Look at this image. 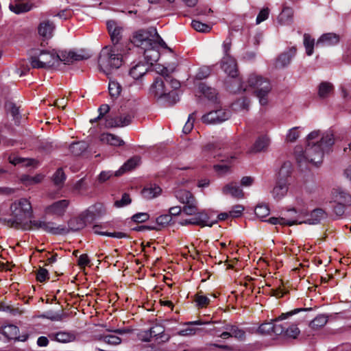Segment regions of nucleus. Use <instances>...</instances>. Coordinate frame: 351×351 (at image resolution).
<instances>
[{"mask_svg":"<svg viewBox=\"0 0 351 351\" xmlns=\"http://www.w3.org/2000/svg\"><path fill=\"white\" fill-rule=\"evenodd\" d=\"M10 217L5 218L3 223L9 228L17 230H43L51 234H64L65 228L56 227L54 223L32 220L33 209L26 198L15 200L10 206Z\"/></svg>","mask_w":351,"mask_h":351,"instance_id":"obj_1","label":"nucleus"},{"mask_svg":"<svg viewBox=\"0 0 351 351\" xmlns=\"http://www.w3.org/2000/svg\"><path fill=\"white\" fill-rule=\"evenodd\" d=\"M319 131L311 132L306 138L307 144L304 150L301 148H296L295 154L298 162H311L317 165L322 162L324 154L327 152L330 147L334 144L335 139L333 133L327 131L323 133L319 141H313L319 137Z\"/></svg>","mask_w":351,"mask_h":351,"instance_id":"obj_2","label":"nucleus"},{"mask_svg":"<svg viewBox=\"0 0 351 351\" xmlns=\"http://www.w3.org/2000/svg\"><path fill=\"white\" fill-rule=\"evenodd\" d=\"M124 51L118 45H108L103 47L99 54L97 63L99 69L106 75L121 66L123 62Z\"/></svg>","mask_w":351,"mask_h":351,"instance_id":"obj_3","label":"nucleus"},{"mask_svg":"<svg viewBox=\"0 0 351 351\" xmlns=\"http://www.w3.org/2000/svg\"><path fill=\"white\" fill-rule=\"evenodd\" d=\"M247 86L254 90L256 96L258 98L261 106L268 104V95L271 90L269 80L256 73L250 74L247 80Z\"/></svg>","mask_w":351,"mask_h":351,"instance_id":"obj_4","label":"nucleus"},{"mask_svg":"<svg viewBox=\"0 0 351 351\" xmlns=\"http://www.w3.org/2000/svg\"><path fill=\"white\" fill-rule=\"evenodd\" d=\"M57 51L53 50L33 49L30 54L29 62L33 69H45L56 66L57 64Z\"/></svg>","mask_w":351,"mask_h":351,"instance_id":"obj_5","label":"nucleus"},{"mask_svg":"<svg viewBox=\"0 0 351 351\" xmlns=\"http://www.w3.org/2000/svg\"><path fill=\"white\" fill-rule=\"evenodd\" d=\"M287 211L288 213H291L295 214V218L298 219V223L299 224L302 223L317 224L326 217V213L322 209L317 208L311 212L308 218L303 220L304 217L308 216V208L306 205H300V204H298L295 207L288 208Z\"/></svg>","mask_w":351,"mask_h":351,"instance_id":"obj_6","label":"nucleus"},{"mask_svg":"<svg viewBox=\"0 0 351 351\" xmlns=\"http://www.w3.org/2000/svg\"><path fill=\"white\" fill-rule=\"evenodd\" d=\"M311 308H295L286 314L282 313L278 319L271 322H265L261 324L257 329V332L261 335L274 334L276 335H280L284 332V326L282 324H278V321L285 319L288 316L293 315L300 311H308Z\"/></svg>","mask_w":351,"mask_h":351,"instance_id":"obj_7","label":"nucleus"},{"mask_svg":"<svg viewBox=\"0 0 351 351\" xmlns=\"http://www.w3.org/2000/svg\"><path fill=\"white\" fill-rule=\"evenodd\" d=\"M176 199L184 204L183 213L186 215H195L198 210L197 202L194 195L186 189L176 191Z\"/></svg>","mask_w":351,"mask_h":351,"instance_id":"obj_8","label":"nucleus"},{"mask_svg":"<svg viewBox=\"0 0 351 351\" xmlns=\"http://www.w3.org/2000/svg\"><path fill=\"white\" fill-rule=\"evenodd\" d=\"M156 35V29L149 27L148 29H142L135 32L131 39V42L137 47L143 49L152 45L153 38Z\"/></svg>","mask_w":351,"mask_h":351,"instance_id":"obj_9","label":"nucleus"},{"mask_svg":"<svg viewBox=\"0 0 351 351\" xmlns=\"http://www.w3.org/2000/svg\"><path fill=\"white\" fill-rule=\"evenodd\" d=\"M194 217L189 219H183L179 222L182 226H199L200 227L209 226L211 227L217 222V220H211V217L205 210L197 211V213L193 215Z\"/></svg>","mask_w":351,"mask_h":351,"instance_id":"obj_10","label":"nucleus"},{"mask_svg":"<svg viewBox=\"0 0 351 351\" xmlns=\"http://www.w3.org/2000/svg\"><path fill=\"white\" fill-rule=\"evenodd\" d=\"M178 64L176 62L169 63L167 66L158 65L156 67V72L164 77L173 90H177L180 87V82L172 77L171 74L176 70Z\"/></svg>","mask_w":351,"mask_h":351,"instance_id":"obj_11","label":"nucleus"},{"mask_svg":"<svg viewBox=\"0 0 351 351\" xmlns=\"http://www.w3.org/2000/svg\"><path fill=\"white\" fill-rule=\"evenodd\" d=\"M218 107V104L216 105V108ZM230 117V111L219 108L203 115L202 121L206 124H218L228 120Z\"/></svg>","mask_w":351,"mask_h":351,"instance_id":"obj_12","label":"nucleus"},{"mask_svg":"<svg viewBox=\"0 0 351 351\" xmlns=\"http://www.w3.org/2000/svg\"><path fill=\"white\" fill-rule=\"evenodd\" d=\"M106 26L112 43V45H118L119 47H122L121 41L124 32L123 26L114 20L108 21Z\"/></svg>","mask_w":351,"mask_h":351,"instance_id":"obj_13","label":"nucleus"},{"mask_svg":"<svg viewBox=\"0 0 351 351\" xmlns=\"http://www.w3.org/2000/svg\"><path fill=\"white\" fill-rule=\"evenodd\" d=\"M88 223H91L90 221L89 218H86V215H85V211L82 213L78 217H73L68 221V227L67 229L65 226H59L60 228H65L66 232L63 234H65L69 232V230L75 232L78 231L83 229Z\"/></svg>","mask_w":351,"mask_h":351,"instance_id":"obj_14","label":"nucleus"},{"mask_svg":"<svg viewBox=\"0 0 351 351\" xmlns=\"http://www.w3.org/2000/svg\"><path fill=\"white\" fill-rule=\"evenodd\" d=\"M150 92L155 97L160 98L167 95L172 94L173 97L177 96L175 93H171L169 89L165 85V82L161 77L155 79L154 83L151 86Z\"/></svg>","mask_w":351,"mask_h":351,"instance_id":"obj_15","label":"nucleus"},{"mask_svg":"<svg viewBox=\"0 0 351 351\" xmlns=\"http://www.w3.org/2000/svg\"><path fill=\"white\" fill-rule=\"evenodd\" d=\"M57 56L58 58H57L56 66L59 64L60 62H62L65 64H69L75 61H80L88 58V56H86L81 53H77L71 51H60L59 52H57Z\"/></svg>","mask_w":351,"mask_h":351,"instance_id":"obj_16","label":"nucleus"},{"mask_svg":"<svg viewBox=\"0 0 351 351\" xmlns=\"http://www.w3.org/2000/svg\"><path fill=\"white\" fill-rule=\"evenodd\" d=\"M0 334L8 340H19L24 341L27 339V336H19V329L13 324H8L1 327Z\"/></svg>","mask_w":351,"mask_h":351,"instance_id":"obj_17","label":"nucleus"},{"mask_svg":"<svg viewBox=\"0 0 351 351\" xmlns=\"http://www.w3.org/2000/svg\"><path fill=\"white\" fill-rule=\"evenodd\" d=\"M132 117L130 114L116 117H108L106 119V126L108 128H121L131 123Z\"/></svg>","mask_w":351,"mask_h":351,"instance_id":"obj_18","label":"nucleus"},{"mask_svg":"<svg viewBox=\"0 0 351 351\" xmlns=\"http://www.w3.org/2000/svg\"><path fill=\"white\" fill-rule=\"evenodd\" d=\"M69 204V202L67 199L56 202L45 208V213L47 215L62 216Z\"/></svg>","mask_w":351,"mask_h":351,"instance_id":"obj_19","label":"nucleus"},{"mask_svg":"<svg viewBox=\"0 0 351 351\" xmlns=\"http://www.w3.org/2000/svg\"><path fill=\"white\" fill-rule=\"evenodd\" d=\"M221 68L230 77L235 78L238 71L237 62L232 56H223L221 60Z\"/></svg>","mask_w":351,"mask_h":351,"instance_id":"obj_20","label":"nucleus"},{"mask_svg":"<svg viewBox=\"0 0 351 351\" xmlns=\"http://www.w3.org/2000/svg\"><path fill=\"white\" fill-rule=\"evenodd\" d=\"M296 53V48L295 47H292L289 48L287 51H285L281 53L278 58L276 59L275 66L276 68L282 69L287 66H288L291 59L295 56Z\"/></svg>","mask_w":351,"mask_h":351,"instance_id":"obj_21","label":"nucleus"},{"mask_svg":"<svg viewBox=\"0 0 351 351\" xmlns=\"http://www.w3.org/2000/svg\"><path fill=\"white\" fill-rule=\"evenodd\" d=\"M222 192L225 195H229L235 199H243L244 193L237 182H230L226 184L222 189Z\"/></svg>","mask_w":351,"mask_h":351,"instance_id":"obj_22","label":"nucleus"},{"mask_svg":"<svg viewBox=\"0 0 351 351\" xmlns=\"http://www.w3.org/2000/svg\"><path fill=\"white\" fill-rule=\"evenodd\" d=\"M103 227L99 225H95L92 227V231L94 234L102 236H107L114 239H124L129 237V233L126 232H107L102 230Z\"/></svg>","mask_w":351,"mask_h":351,"instance_id":"obj_23","label":"nucleus"},{"mask_svg":"<svg viewBox=\"0 0 351 351\" xmlns=\"http://www.w3.org/2000/svg\"><path fill=\"white\" fill-rule=\"evenodd\" d=\"M288 191V182L285 180H278L276 186L274 187L271 194L274 199H280L285 196Z\"/></svg>","mask_w":351,"mask_h":351,"instance_id":"obj_24","label":"nucleus"},{"mask_svg":"<svg viewBox=\"0 0 351 351\" xmlns=\"http://www.w3.org/2000/svg\"><path fill=\"white\" fill-rule=\"evenodd\" d=\"M199 90L208 101L215 105L219 104L217 93L215 88L208 86L204 83H200L199 84Z\"/></svg>","mask_w":351,"mask_h":351,"instance_id":"obj_25","label":"nucleus"},{"mask_svg":"<svg viewBox=\"0 0 351 351\" xmlns=\"http://www.w3.org/2000/svg\"><path fill=\"white\" fill-rule=\"evenodd\" d=\"M339 42V36L335 33H326L322 34L316 43L317 46H332Z\"/></svg>","mask_w":351,"mask_h":351,"instance_id":"obj_26","label":"nucleus"},{"mask_svg":"<svg viewBox=\"0 0 351 351\" xmlns=\"http://www.w3.org/2000/svg\"><path fill=\"white\" fill-rule=\"evenodd\" d=\"M208 324H209L208 322H202L201 320L186 322L184 325L186 326V327L180 330L178 334L181 336L195 335L199 329L194 328L193 326H201Z\"/></svg>","mask_w":351,"mask_h":351,"instance_id":"obj_27","label":"nucleus"},{"mask_svg":"<svg viewBox=\"0 0 351 351\" xmlns=\"http://www.w3.org/2000/svg\"><path fill=\"white\" fill-rule=\"evenodd\" d=\"M142 49L143 50V56L147 64L152 65L154 62L159 60L160 51L155 46H152V45Z\"/></svg>","mask_w":351,"mask_h":351,"instance_id":"obj_28","label":"nucleus"},{"mask_svg":"<svg viewBox=\"0 0 351 351\" xmlns=\"http://www.w3.org/2000/svg\"><path fill=\"white\" fill-rule=\"evenodd\" d=\"M285 217H270L267 221L273 225L280 224L282 226H291L294 224H298V219L295 217H289L287 214L284 215Z\"/></svg>","mask_w":351,"mask_h":351,"instance_id":"obj_29","label":"nucleus"},{"mask_svg":"<svg viewBox=\"0 0 351 351\" xmlns=\"http://www.w3.org/2000/svg\"><path fill=\"white\" fill-rule=\"evenodd\" d=\"M162 189L156 184H149L143 188L141 191L143 197L147 199H152L160 195Z\"/></svg>","mask_w":351,"mask_h":351,"instance_id":"obj_30","label":"nucleus"},{"mask_svg":"<svg viewBox=\"0 0 351 351\" xmlns=\"http://www.w3.org/2000/svg\"><path fill=\"white\" fill-rule=\"evenodd\" d=\"M105 212L106 210L103 205L98 204L90 206L85 210V215H86V218H89L90 221L92 222L96 217L104 215Z\"/></svg>","mask_w":351,"mask_h":351,"instance_id":"obj_31","label":"nucleus"},{"mask_svg":"<svg viewBox=\"0 0 351 351\" xmlns=\"http://www.w3.org/2000/svg\"><path fill=\"white\" fill-rule=\"evenodd\" d=\"M55 26L49 21H45L40 23L38 31L40 36L45 38H49L52 36Z\"/></svg>","mask_w":351,"mask_h":351,"instance_id":"obj_32","label":"nucleus"},{"mask_svg":"<svg viewBox=\"0 0 351 351\" xmlns=\"http://www.w3.org/2000/svg\"><path fill=\"white\" fill-rule=\"evenodd\" d=\"M270 143L269 138L267 136L258 137L251 147L250 153H257L265 151L269 146Z\"/></svg>","mask_w":351,"mask_h":351,"instance_id":"obj_33","label":"nucleus"},{"mask_svg":"<svg viewBox=\"0 0 351 351\" xmlns=\"http://www.w3.org/2000/svg\"><path fill=\"white\" fill-rule=\"evenodd\" d=\"M51 340L56 341L60 343H69L75 340V335L69 332L60 331L56 333L49 335Z\"/></svg>","mask_w":351,"mask_h":351,"instance_id":"obj_34","label":"nucleus"},{"mask_svg":"<svg viewBox=\"0 0 351 351\" xmlns=\"http://www.w3.org/2000/svg\"><path fill=\"white\" fill-rule=\"evenodd\" d=\"M141 162V158L139 156H134L128 160L121 167V169L117 171L116 176H119L125 171H130L135 169L139 165Z\"/></svg>","mask_w":351,"mask_h":351,"instance_id":"obj_35","label":"nucleus"},{"mask_svg":"<svg viewBox=\"0 0 351 351\" xmlns=\"http://www.w3.org/2000/svg\"><path fill=\"white\" fill-rule=\"evenodd\" d=\"M147 65L139 62L130 69L129 74L134 80H138L143 77L147 72Z\"/></svg>","mask_w":351,"mask_h":351,"instance_id":"obj_36","label":"nucleus"},{"mask_svg":"<svg viewBox=\"0 0 351 351\" xmlns=\"http://www.w3.org/2000/svg\"><path fill=\"white\" fill-rule=\"evenodd\" d=\"M151 332L156 340H159V342H166L169 341V336L165 333V328L160 324H156L150 328Z\"/></svg>","mask_w":351,"mask_h":351,"instance_id":"obj_37","label":"nucleus"},{"mask_svg":"<svg viewBox=\"0 0 351 351\" xmlns=\"http://www.w3.org/2000/svg\"><path fill=\"white\" fill-rule=\"evenodd\" d=\"M101 140L113 146H121L125 144L124 141L120 137L109 133L103 134L101 136Z\"/></svg>","mask_w":351,"mask_h":351,"instance_id":"obj_38","label":"nucleus"},{"mask_svg":"<svg viewBox=\"0 0 351 351\" xmlns=\"http://www.w3.org/2000/svg\"><path fill=\"white\" fill-rule=\"evenodd\" d=\"M33 5L29 3H16L15 4L10 3L9 5L10 10L16 14L25 13L32 10Z\"/></svg>","mask_w":351,"mask_h":351,"instance_id":"obj_39","label":"nucleus"},{"mask_svg":"<svg viewBox=\"0 0 351 351\" xmlns=\"http://www.w3.org/2000/svg\"><path fill=\"white\" fill-rule=\"evenodd\" d=\"M335 202L349 206L351 204V195L343 191H337L334 194Z\"/></svg>","mask_w":351,"mask_h":351,"instance_id":"obj_40","label":"nucleus"},{"mask_svg":"<svg viewBox=\"0 0 351 351\" xmlns=\"http://www.w3.org/2000/svg\"><path fill=\"white\" fill-rule=\"evenodd\" d=\"M86 148L87 145L83 141L73 143L69 146V150L74 156H80L86 149Z\"/></svg>","mask_w":351,"mask_h":351,"instance_id":"obj_41","label":"nucleus"},{"mask_svg":"<svg viewBox=\"0 0 351 351\" xmlns=\"http://www.w3.org/2000/svg\"><path fill=\"white\" fill-rule=\"evenodd\" d=\"M333 90V86L331 83L328 82H323L319 86L318 95L319 97H327L330 93Z\"/></svg>","mask_w":351,"mask_h":351,"instance_id":"obj_42","label":"nucleus"},{"mask_svg":"<svg viewBox=\"0 0 351 351\" xmlns=\"http://www.w3.org/2000/svg\"><path fill=\"white\" fill-rule=\"evenodd\" d=\"M328 322V317L324 315H319L313 319L309 326L311 328L317 330L324 326Z\"/></svg>","mask_w":351,"mask_h":351,"instance_id":"obj_43","label":"nucleus"},{"mask_svg":"<svg viewBox=\"0 0 351 351\" xmlns=\"http://www.w3.org/2000/svg\"><path fill=\"white\" fill-rule=\"evenodd\" d=\"M292 171V165L289 161L285 162L281 166L278 173V180L282 179L287 180Z\"/></svg>","mask_w":351,"mask_h":351,"instance_id":"obj_44","label":"nucleus"},{"mask_svg":"<svg viewBox=\"0 0 351 351\" xmlns=\"http://www.w3.org/2000/svg\"><path fill=\"white\" fill-rule=\"evenodd\" d=\"M66 180V176L62 168H59L52 177L53 184L58 188H61Z\"/></svg>","mask_w":351,"mask_h":351,"instance_id":"obj_45","label":"nucleus"},{"mask_svg":"<svg viewBox=\"0 0 351 351\" xmlns=\"http://www.w3.org/2000/svg\"><path fill=\"white\" fill-rule=\"evenodd\" d=\"M108 91L112 99H117L121 94V86L117 82L110 81Z\"/></svg>","mask_w":351,"mask_h":351,"instance_id":"obj_46","label":"nucleus"},{"mask_svg":"<svg viewBox=\"0 0 351 351\" xmlns=\"http://www.w3.org/2000/svg\"><path fill=\"white\" fill-rule=\"evenodd\" d=\"M5 107L10 112L16 123H19L21 119L19 108L12 102L6 103Z\"/></svg>","mask_w":351,"mask_h":351,"instance_id":"obj_47","label":"nucleus"},{"mask_svg":"<svg viewBox=\"0 0 351 351\" xmlns=\"http://www.w3.org/2000/svg\"><path fill=\"white\" fill-rule=\"evenodd\" d=\"M227 330L231 331L232 337H234L240 341H243L245 339V331L241 328H239L237 326H230L226 328Z\"/></svg>","mask_w":351,"mask_h":351,"instance_id":"obj_48","label":"nucleus"},{"mask_svg":"<svg viewBox=\"0 0 351 351\" xmlns=\"http://www.w3.org/2000/svg\"><path fill=\"white\" fill-rule=\"evenodd\" d=\"M304 45L306 49V53L308 56L313 53V47L315 45V40L308 34H304Z\"/></svg>","mask_w":351,"mask_h":351,"instance_id":"obj_49","label":"nucleus"},{"mask_svg":"<svg viewBox=\"0 0 351 351\" xmlns=\"http://www.w3.org/2000/svg\"><path fill=\"white\" fill-rule=\"evenodd\" d=\"M255 215L260 219H263L269 215L270 210L267 204H258L254 209Z\"/></svg>","mask_w":351,"mask_h":351,"instance_id":"obj_50","label":"nucleus"},{"mask_svg":"<svg viewBox=\"0 0 351 351\" xmlns=\"http://www.w3.org/2000/svg\"><path fill=\"white\" fill-rule=\"evenodd\" d=\"M300 334V330L296 325H291L289 328H285L284 326V335L285 337L295 339Z\"/></svg>","mask_w":351,"mask_h":351,"instance_id":"obj_51","label":"nucleus"},{"mask_svg":"<svg viewBox=\"0 0 351 351\" xmlns=\"http://www.w3.org/2000/svg\"><path fill=\"white\" fill-rule=\"evenodd\" d=\"M191 25L194 29L199 32L207 33L211 29V27L208 25L196 20L192 21Z\"/></svg>","mask_w":351,"mask_h":351,"instance_id":"obj_52","label":"nucleus"},{"mask_svg":"<svg viewBox=\"0 0 351 351\" xmlns=\"http://www.w3.org/2000/svg\"><path fill=\"white\" fill-rule=\"evenodd\" d=\"M173 220L171 215L165 214L158 217L156 219V223L160 227H165L169 225Z\"/></svg>","mask_w":351,"mask_h":351,"instance_id":"obj_53","label":"nucleus"},{"mask_svg":"<svg viewBox=\"0 0 351 351\" xmlns=\"http://www.w3.org/2000/svg\"><path fill=\"white\" fill-rule=\"evenodd\" d=\"M43 176L42 175H36L35 176H23L21 180L27 184H37L42 181Z\"/></svg>","mask_w":351,"mask_h":351,"instance_id":"obj_54","label":"nucleus"},{"mask_svg":"<svg viewBox=\"0 0 351 351\" xmlns=\"http://www.w3.org/2000/svg\"><path fill=\"white\" fill-rule=\"evenodd\" d=\"M245 210V207L241 204H237L232 207V209L229 211L230 217L238 218L241 217Z\"/></svg>","mask_w":351,"mask_h":351,"instance_id":"obj_55","label":"nucleus"},{"mask_svg":"<svg viewBox=\"0 0 351 351\" xmlns=\"http://www.w3.org/2000/svg\"><path fill=\"white\" fill-rule=\"evenodd\" d=\"M156 36H154L153 38L154 40L152 41V46H155V47L158 48V50L160 49V48H163L168 49L169 51H171V49L167 47L165 42L162 39V38L159 36L157 32Z\"/></svg>","mask_w":351,"mask_h":351,"instance_id":"obj_56","label":"nucleus"},{"mask_svg":"<svg viewBox=\"0 0 351 351\" xmlns=\"http://www.w3.org/2000/svg\"><path fill=\"white\" fill-rule=\"evenodd\" d=\"M131 202L132 199L129 194L125 193L123 194L121 199L117 200L114 202V206L117 208H121L129 205Z\"/></svg>","mask_w":351,"mask_h":351,"instance_id":"obj_57","label":"nucleus"},{"mask_svg":"<svg viewBox=\"0 0 351 351\" xmlns=\"http://www.w3.org/2000/svg\"><path fill=\"white\" fill-rule=\"evenodd\" d=\"M110 110V106L108 104H102L100 106V107L98 109L99 111V115L97 117L91 119L90 122L95 123L97 122L98 120H100L104 117V116L108 113Z\"/></svg>","mask_w":351,"mask_h":351,"instance_id":"obj_58","label":"nucleus"},{"mask_svg":"<svg viewBox=\"0 0 351 351\" xmlns=\"http://www.w3.org/2000/svg\"><path fill=\"white\" fill-rule=\"evenodd\" d=\"M195 302L199 307H204L207 306L210 302V299L204 295L200 294V293L196 294Z\"/></svg>","mask_w":351,"mask_h":351,"instance_id":"obj_59","label":"nucleus"},{"mask_svg":"<svg viewBox=\"0 0 351 351\" xmlns=\"http://www.w3.org/2000/svg\"><path fill=\"white\" fill-rule=\"evenodd\" d=\"M149 215L147 213H138L132 217V221L136 223H143L147 221Z\"/></svg>","mask_w":351,"mask_h":351,"instance_id":"obj_60","label":"nucleus"},{"mask_svg":"<svg viewBox=\"0 0 351 351\" xmlns=\"http://www.w3.org/2000/svg\"><path fill=\"white\" fill-rule=\"evenodd\" d=\"M292 17V11L289 8H285L283 9L282 12L280 13V14L278 16L279 21L284 24L286 23L285 19L287 20H291Z\"/></svg>","mask_w":351,"mask_h":351,"instance_id":"obj_61","label":"nucleus"},{"mask_svg":"<svg viewBox=\"0 0 351 351\" xmlns=\"http://www.w3.org/2000/svg\"><path fill=\"white\" fill-rule=\"evenodd\" d=\"M104 341L110 345H118L121 343V339L117 336L110 335L104 337Z\"/></svg>","mask_w":351,"mask_h":351,"instance_id":"obj_62","label":"nucleus"},{"mask_svg":"<svg viewBox=\"0 0 351 351\" xmlns=\"http://www.w3.org/2000/svg\"><path fill=\"white\" fill-rule=\"evenodd\" d=\"M43 317L51 321H62L64 315L63 313L48 312L46 315H43Z\"/></svg>","mask_w":351,"mask_h":351,"instance_id":"obj_63","label":"nucleus"},{"mask_svg":"<svg viewBox=\"0 0 351 351\" xmlns=\"http://www.w3.org/2000/svg\"><path fill=\"white\" fill-rule=\"evenodd\" d=\"M49 278V272L46 269L39 268L36 273V279L40 282H45Z\"/></svg>","mask_w":351,"mask_h":351,"instance_id":"obj_64","label":"nucleus"}]
</instances>
